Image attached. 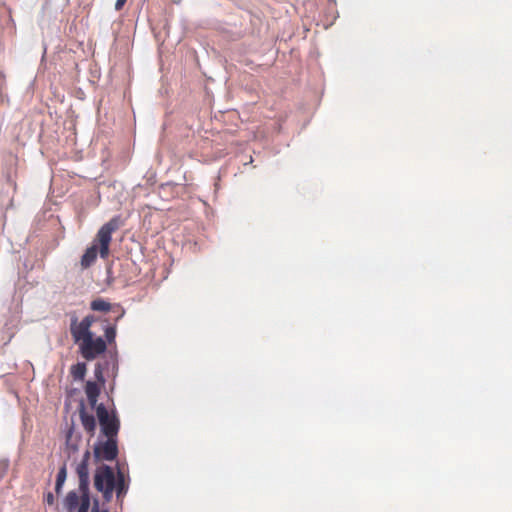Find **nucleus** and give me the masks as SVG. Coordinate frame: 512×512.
I'll use <instances>...</instances> for the list:
<instances>
[{"label":"nucleus","mask_w":512,"mask_h":512,"mask_svg":"<svg viewBox=\"0 0 512 512\" xmlns=\"http://www.w3.org/2000/svg\"><path fill=\"white\" fill-rule=\"evenodd\" d=\"M111 307V304L102 298H97L90 303V308L93 311L108 312L111 310Z\"/></svg>","instance_id":"nucleus-12"},{"label":"nucleus","mask_w":512,"mask_h":512,"mask_svg":"<svg viewBox=\"0 0 512 512\" xmlns=\"http://www.w3.org/2000/svg\"><path fill=\"white\" fill-rule=\"evenodd\" d=\"M90 451L86 450L80 463L76 467V473L79 478V491H83L86 494V491L89 489V460H90Z\"/></svg>","instance_id":"nucleus-7"},{"label":"nucleus","mask_w":512,"mask_h":512,"mask_svg":"<svg viewBox=\"0 0 512 512\" xmlns=\"http://www.w3.org/2000/svg\"><path fill=\"white\" fill-rule=\"evenodd\" d=\"M96 415L102 434L105 437H117L120 428V422L117 416L110 414L102 403L97 405Z\"/></svg>","instance_id":"nucleus-4"},{"label":"nucleus","mask_w":512,"mask_h":512,"mask_svg":"<svg viewBox=\"0 0 512 512\" xmlns=\"http://www.w3.org/2000/svg\"><path fill=\"white\" fill-rule=\"evenodd\" d=\"M87 372V366L83 362H78L75 365H72L70 368L71 376L75 380H83Z\"/></svg>","instance_id":"nucleus-11"},{"label":"nucleus","mask_w":512,"mask_h":512,"mask_svg":"<svg viewBox=\"0 0 512 512\" xmlns=\"http://www.w3.org/2000/svg\"><path fill=\"white\" fill-rule=\"evenodd\" d=\"M96 376H97L98 378H101V380L103 381V378H102V372H101V371L96 372Z\"/></svg>","instance_id":"nucleus-17"},{"label":"nucleus","mask_w":512,"mask_h":512,"mask_svg":"<svg viewBox=\"0 0 512 512\" xmlns=\"http://www.w3.org/2000/svg\"><path fill=\"white\" fill-rule=\"evenodd\" d=\"M116 479L117 474L115 475L110 466L102 464L97 467L94 474V487L102 493L106 502H110L113 497Z\"/></svg>","instance_id":"nucleus-3"},{"label":"nucleus","mask_w":512,"mask_h":512,"mask_svg":"<svg viewBox=\"0 0 512 512\" xmlns=\"http://www.w3.org/2000/svg\"><path fill=\"white\" fill-rule=\"evenodd\" d=\"M126 1L127 0H117L115 3V9L117 11H120L123 8V6L125 5Z\"/></svg>","instance_id":"nucleus-15"},{"label":"nucleus","mask_w":512,"mask_h":512,"mask_svg":"<svg viewBox=\"0 0 512 512\" xmlns=\"http://www.w3.org/2000/svg\"><path fill=\"white\" fill-rule=\"evenodd\" d=\"M46 502L48 505H53L54 504V496L52 493H48L47 496H46Z\"/></svg>","instance_id":"nucleus-16"},{"label":"nucleus","mask_w":512,"mask_h":512,"mask_svg":"<svg viewBox=\"0 0 512 512\" xmlns=\"http://www.w3.org/2000/svg\"><path fill=\"white\" fill-rule=\"evenodd\" d=\"M118 455L117 437H107L94 445V458L96 461H112Z\"/></svg>","instance_id":"nucleus-6"},{"label":"nucleus","mask_w":512,"mask_h":512,"mask_svg":"<svg viewBox=\"0 0 512 512\" xmlns=\"http://www.w3.org/2000/svg\"><path fill=\"white\" fill-rule=\"evenodd\" d=\"M129 489V479H126L125 474L122 470L118 469L117 479L115 481L114 491L118 499H123Z\"/></svg>","instance_id":"nucleus-8"},{"label":"nucleus","mask_w":512,"mask_h":512,"mask_svg":"<svg viewBox=\"0 0 512 512\" xmlns=\"http://www.w3.org/2000/svg\"><path fill=\"white\" fill-rule=\"evenodd\" d=\"M91 505L90 490L69 491L64 499V508L67 512H88Z\"/></svg>","instance_id":"nucleus-5"},{"label":"nucleus","mask_w":512,"mask_h":512,"mask_svg":"<svg viewBox=\"0 0 512 512\" xmlns=\"http://www.w3.org/2000/svg\"><path fill=\"white\" fill-rule=\"evenodd\" d=\"M85 393L91 407H95L100 394V387L93 381H88L85 385Z\"/></svg>","instance_id":"nucleus-9"},{"label":"nucleus","mask_w":512,"mask_h":512,"mask_svg":"<svg viewBox=\"0 0 512 512\" xmlns=\"http://www.w3.org/2000/svg\"><path fill=\"white\" fill-rule=\"evenodd\" d=\"M66 477H67V471H66V466L63 465L59 471H58V474H57V478H56V484H55V491L56 493H60L61 492V489H62V486L66 480Z\"/></svg>","instance_id":"nucleus-13"},{"label":"nucleus","mask_w":512,"mask_h":512,"mask_svg":"<svg viewBox=\"0 0 512 512\" xmlns=\"http://www.w3.org/2000/svg\"><path fill=\"white\" fill-rule=\"evenodd\" d=\"M97 321L95 315H87L81 321L76 316L71 318L70 333L75 344L78 345L81 356L91 361L107 350V345L115 343L116 326L107 324L104 327V336L96 337L91 330L92 324Z\"/></svg>","instance_id":"nucleus-1"},{"label":"nucleus","mask_w":512,"mask_h":512,"mask_svg":"<svg viewBox=\"0 0 512 512\" xmlns=\"http://www.w3.org/2000/svg\"><path fill=\"white\" fill-rule=\"evenodd\" d=\"M91 512H108V511L106 509L100 510L99 502L97 499H95Z\"/></svg>","instance_id":"nucleus-14"},{"label":"nucleus","mask_w":512,"mask_h":512,"mask_svg":"<svg viewBox=\"0 0 512 512\" xmlns=\"http://www.w3.org/2000/svg\"><path fill=\"white\" fill-rule=\"evenodd\" d=\"M120 227L119 217H113L105 223L97 232L94 243L86 249L81 257V267L89 268L97 258V250L99 245L100 257L106 259L109 255V246L112 240V234Z\"/></svg>","instance_id":"nucleus-2"},{"label":"nucleus","mask_w":512,"mask_h":512,"mask_svg":"<svg viewBox=\"0 0 512 512\" xmlns=\"http://www.w3.org/2000/svg\"><path fill=\"white\" fill-rule=\"evenodd\" d=\"M80 420L83 428L93 436L96 429V421L93 415L85 412L84 409L80 411Z\"/></svg>","instance_id":"nucleus-10"}]
</instances>
